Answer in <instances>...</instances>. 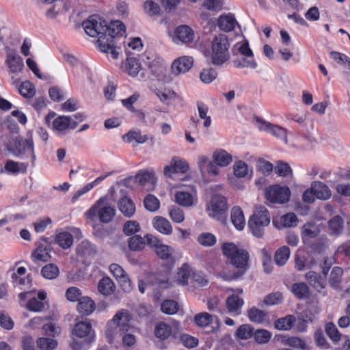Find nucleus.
Listing matches in <instances>:
<instances>
[{"label":"nucleus","mask_w":350,"mask_h":350,"mask_svg":"<svg viewBox=\"0 0 350 350\" xmlns=\"http://www.w3.org/2000/svg\"><path fill=\"white\" fill-rule=\"evenodd\" d=\"M223 254L230 260L234 269L224 273L227 280H236L243 276L250 268V254L244 249L239 248L233 243H225L221 247Z\"/></svg>","instance_id":"f257e3e1"},{"label":"nucleus","mask_w":350,"mask_h":350,"mask_svg":"<svg viewBox=\"0 0 350 350\" xmlns=\"http://www.w3.org/2000/svg\"><path fill=\"white\" fill-rule=\"evenodd\" d=\"M126 32V28L122 22L120 21H111L107 24L106 33L100 36L98 39V48L105 53H107L113 59L118 57L119 52L117 51L115 39L122 37Z\"/></svg>","instance_id":"f03ea898"},{"label":"nucleus","mask_w":350,"mask_h":350,"mask_svg":"<svg viewBox=\"0 0 350 350\" xmlns=\"http://www.w3.org/2000/svg\"><path fill=\"white\" fill-rule=\"evenodd\" d=\"M116 211L107 202L105 197L99 198L88 211L85 215L88 219L94 221L96 217L103 224L111 222L116 215Z\"/></svg>","instance_id":"7ed1b4c3"},{"label":"nucleus","mask_w":350,"mask_h":350,"mask_svg":"<svg viewBox=\"0 0 350 350\" xmlns=\"http://www.w3.org/2000/svg\"><path fill=\"white\" fill-rule=\"evenodd\" d=\"M230 44L226 35L215 36L211 43V62L215 66H220L230 58Z\"/></svg>","instance_id":"20e7f679"},{"label":"nucleus","mask_w":350,"mask_h":350,"mask_svg":"<svg viewBox=\"0 0 350 350\" xmlns=\"http://www.w3.org/2000/svg\"><path fill=\"white\" fill-rule=\"evenodd\" d=\"M270 223V217L268 211L265 206L256 207L253 215L248 221V226L252 234L260 238L265 232V228Z\"/></svg>","instance_id":"39448f33"},{"label":"nucleus","mask_w":350,"mask_h":350,"mask_svg":"<svg viewBox=\"0 0 350 350\" xmlns=\"http://www.w3.org/2000/svg\"><path fill=\"white\" fill-rule=\"evenodd\" d=\"M10 151L16 157L22 159L30 158L31 165H35L36 155L34 152L33 142L31 137L24 139L18 137L14 139V145L9 148Z\"/></svg>","instance_id":"423d86ee"},{"label":"nucleus","mask_w":350,"mask_h":350,"mask_svg":"<svg viewBox=\"0 0 350 350\" xmlns=\"http://www.w3.org/2000/svg\"><path fill=\"white\" fill-rule=\"evenodd\" d=\"M82 25L85 32L91 37H100L106 33L107 22L98 15L90 16Z\"/></svg>","instance_id":"0eeeda50"},{"label":"nucleus","mask_w":350,"mask_h":350,"mask_svg":"<svg viewBox=\"0 0 350 350\" xmlns=\"http://www.w3.org/2000/svg\"><path fill=\"white\" fill-rule=\"evenodd\" d=\"M145 65L148 66L152 75L159 81L169 83L172 79L170 75H167V70L164 64L159 60L146 56L142 59Z\"/></svg>","instance_id":"6e6552de"},{"label":"nucleus","mask_w":350,"mask_h":350,"mask_svg":"<svg viewBox=\"0 0 350 350\" xmlns=\"http://www.w3.org/2000/svg\"><path fill=\"white\" fill-rule=\"evenodd\" d=\"M147 245L153 248L157 255L164 260L172 261L174 250L170 246L165 245L157 237L152 234L146 235Z\"/></svg>","instance_id":"1a4fd4ad"},{"label":"nucleus","mask_w":350,"mask_h":350,"mask_svg":"<svg viewBox=\"0 0 350 350\" xmlns=\"http://www.w3.org/2000/svg\"><path fill=\"white\" fill-rule=\"evenodd\" d=\"M206 209L211 217L219 218L228 210L226 198L220 194L214 195L207 205Z\"/></svg>","instance_id":"9d476101"},{"label":"nucleus","mask_w":350,"mask_h":350,"mask_svg":"<svg viewBox=\"0 0 350 350\" xmlns=\"http://www.w3.org/2000/svg\"><path fill=\"white\" fill-rule=\"evenodd\" d=\"M290 190L287 187L274 185L266 191V198L271 203L284 204L290 197Z\"/></svg>","instance_id":"9b49d317"},{"label":"nucleus","mask_w":350,"mask_h":350,"mask_svg":"<svg viewBox=\"0 0 350 350\" xmlns=\"http://www.w3.org/2000/svg\"><path fill=\"white\" fill-rule=\"evenodd\" d=\"M180 329V324L178 321H173L172 325L165 322L158 323L154 328V334L157 338L161 340L167 339L172 334L176 336Z\"/></svg>","instance_id":"f8f14e48"},{"label":"nucleus","mask_w":350,"mask_h":350,"mask_svg":"<svg viewBox=\"0 0 350 350\" xmlns=\"http://www.w3.org/2000/svg\"><path fill=\"white\" fill-rule=\"evenodd\" d=\"M109 271L116 278L120 284L122 290L129 292L132 290V282L123 268L118 264L113 263L109 266Z\"/></svg>","instance_id":"ddd939ff"},{"label":"nucleus","mask_w":350,"mask_h":350,"mask_svg":"<svg viewBox=\"0 0 350 350\" xmlns=\"http://www.w3.org/2000/svg\"><path fill=\"white\" fill-rule=\"evenodd\" d=\"M256 125L260 130L271 133L276 137L283 139L285 143H287V132L285 129L260 118L256 119Z\"/></svg>","instance_id":"4468645a"},{"label":"nucleus","mask_w":350,"mask_h":350,"mask_svg":"<svg viewBox=\"0 0 350 350\" xmlns=\"http://www.w3.org/2000/svg\"><path fill=\"white\" fill-rule=\"evenodd\" d=\"M188 170L189 164L186 161L174 157L172 159L170 164L164 167L163 174L165 176L171 177L173 174H185Z\"/></svg>","instance_id":"2eb2a0df"},{"label":"nucleus","mask_w":350,"mask_h":350,"mask_svg":"<svg viewBox=\"0 0 350 350\" xmlns=\"http://www.w3.org/2000/svg\"><path fill=\"white\" fill-rule=\"evenodd\" d=\"M5 64L9 67L10 72L13 73L21 72L24 67L22 57L17 54L15 50L10 48L6 49Z\"/></svg>","instance_id":"dca6fc26"},{"label":"nucleus","mask_w":350,"mask_h":350,"mask_svg":"<svg viewBox=\"0 0 350 350\" xmlns=\"http://www.w3.org/2000/svg\"><path fill=\"white\" fill-rule=\"evenodd\" d=\"M43 243L38 244L37 247L31 253V260L37 263L38 261L47 262L51 258V248L46 239H42Z\"/></svg>","instance_id":"f3484780"},{"label":"nucleus","mask_w":350,"mask_h":350,"mask_svg":"<svg viewBox=\"0 0 350 350\" xmlns=\"http://www.w3.org/2000/svg\"><path fill=\"white\" fill-rule=\"evenodd\" d=\"M193 64V58L188 56H183L175 59L171 66L172 72L178 75L189 70Z\"/></svg>","instance_id":"a211bd4d"},{"label":"nucleus","mask_w":350,"mask_h":350,"mask_svg":"<svg viewBox=\"0 0 350 350\" xmlns=\"http://www.w3.org/2000/svg\"><path fill=\"white\" fill-rule=\"evenodd\" d=\"M131 314L127 310L122 309L117 312L110 321L113 322L114 325L122 329L123 331L128 332L131 327Z\"/></svg>","instance_id":"6ab92c4d"},{"label":"nucleus","mask_w":350,"mask_h":350,"mask_svg":"<svg viewBox=\"0 0 350 350\" xmlns=\"http://www.w3.org/2000/svg\"><path fill=\"white\" fill-rule=\"evenodd\" d=\"M78 125L77 122H71L70 117L60 116L56 118L53 122V128L57 131H64L68 129H74Z\"/></svg>","instance_id":"aec40b11"},{"label":"nucleus","mask_w":350,"mask_h":350,"mask_svg":"<svg viewBox=\"0 0 350 350\" xmlns=\"http://www.w3.org/2000/svg\"><path fill=\"white\" fill-rule=\"evenodd\" d=\"M76 252L78 256L88 258L96 254V249L95 245L89 241L84 240L77 246Z\"/></svg>","instance_id":"412c9836"},{"label":"nucleus","mask_w":350,"mask_h":350,"mask_svg":"<svg viewBox=\"0 0 350 350\" xmlns=\"http://www.w3.org/2000/svg\"><path fill=\"white\" fill-rule=\"evenodd\" d=\"M152 226L158 232L165 235H170L172 232V226L170 222L161 216H156L153 218Z\"/></svg>","instance_id":"4be33fe9"},{"label":"nucleus","mask_w":350,"mask_h":350,"mask_svg":"<svg viewBox=\"0 0 350 350\" xmlns=\"http://www.w3.org/2000/svg\"><path fill=\"white\" fill-rule=\"evenodd\" d=\"M147 284L156 286L159 288H165L169 286L167 274L160 275L157 273H150L147 276Z\"/></svg>","instance_id":"5701e85b"},{"label":"nucleus","mask_w":350,"mask_h":350,"mask_svg":"<svg viewBox=\"0 0 350 350\" xmlns=\"http://www.w3.org/2000/svg\"><path fill=\"white\" fill-rule=\"evenodd\" d=\"M311 187L316 195V198L320 200H327L331 197L332 192L327 185L320 181H314Z\"/></svg>","instance_id":"b1692460"},{"label":"nucleus","mask_w":350,"mask_h":350,"mask_svg":"<svg viewBox=\"0 0 350 350\" xmlns=\"http://www.w3.org/2000/svg\"><path fill=\"white\" fill-rule=\"evenodd\" d=\"M97 288L103 295L109 296L115 292L116 285L109 277H103L99 280Z\"/></svg>","instance_id":"393cba45"},{"label":"nucleus","mask_w":350,"mask_h":350,"mask_svg":"<svg viewBox=\"0 0 350 350\" xmlns=\"http://www.w3.org/2000/svg\"><path fill=\"white\" fill-rule=\"evenodd\" d=\"M94 301L88 297H81L77 304V310L82 315L91 314L95 310Z\"/></svg>","instance_id":"a878e982"},{"label":"nucleus","mask_w":350,"mask_h":350,"mask_svg":"<svg viewBox=\"0 0 350 350\" xmlns=\"http://www.w3.org/2000/svg\"><path fill=\"white\" fill-rule=\"evenodd\" d=\"M243 304L244 301L243 299L234 294L229 296L226 299V306L228 312L233 313L235 315L241 314V308Z\"/></svg>","instance_id":"bb28decb"},{"label":"nucleus","mask_w":350,"mask_h":350,"mask_svg":"<svg viewBox=\"0 0 350 350\" xmlns=\"http://www.w3.org/2000/svg\"><path fill=\"white\" fill-rule=\"evenodd\" d=\"M112 172H107L105 174L101 175L96 178L94 181L92 183H88L84 187H83L81 189H79L75 194L73 196L72 198V201H75L77 199H78L80 196H83V194L86 193L89 191H90L92 189H93L95 186L100 184L103 180H104L107 176L112 174Z\"/></svg>","instance_id":"cd10ccee"},{"label":"nucleus","mask_w":350,"mask_h":350,"mask_svg":"<svg viewBox=\"0 0 350 350\" xmlns=\"http://www.w3.org/2000/svg\"><path fill=\"white\" fill-rule=\"evenodd\" d=\"M112 172H107L105 174L101 175L96 178L94 181L92 183H88L84 187H83L81 189H79L75 194L73 196L72 198V201H75L77 199H78L80 196H83V194L86 193L89 191H90L92 189H93L95 186L100 184L103 180H104L107 176L112 174Z\"/></svg>","instance_id":"c85d7f7f"},{"label":"nucleus","mask_w":350,"mask_h":350,"mask_svg":"<svg viewBox=\"0 0 350 350\" xmlns=\"http://www.w3.org/2000/svg\"><path fill=\"white\" fill-rule=\"evenodd\" d=\"M120 211L126 217H132L135 212V207L133 201L126 196L122 197L118 202Z\"/></svg>","instance_id":"c756f323"},{"label":"nucleus","mask_w":350,"mask_h":350,"mask_svg":"<svg viewBox=\"0 0 350 350\" xmlns=\"http://www.w3.org/2000/svg\"><path fill=\"white\" fill-rule=\"evenodd\" d=\"M213 159L219 167H226L232 161V155L223 149L215 150Z\"/></svg>","instance_id":"7c9ffc66"},{"label":"nucleus","mask_w":350,"mask_h":350,"mask_svg":"<svg viewBox=\"0 0 350 350\" xmlns=\"http://www.w3.org/2000/svg\"><path fill=\"white\" fill-rule=\"evenodd\" d=\"M126 332L113 324V322L109 321L107 324L105 336L109 343H113L116 339L120 338Z\"/></svg>","instance_id":"2f4dec72"},{"label":"nucleus","mask_w":350,"mask_h":350,"mask_svg":"<svg viewBox=\"0 0 350 350\" xmlns=\"http://www.w3.org/2000/svg\"><path fill=\"white\" fill-rule=\"evenodd\" d=\"M304 277L308 283L317 291L320 292L325 288L323 280L318 273L310 271L306 273Z\"/></svg>","instance_id":"473e14b6"},{"label":"nucleus","mask_w":350,"mask_h":350,"mask_svg":"<svg viewBox=\"0 0 350 350\" xmlns=\"http://www.w3.org/2000/svg\"><path fill=\"white\" fill-rule=\"evenodd\" d=\"M231 221L237 230L243 229L245 221L242 210L238 207H233L231 211Z\"/></svg>","instance_id":"72a5a7b5"},{"label":"nucleus","mask_w":350,"mask_h":350,"mask_svg":"<svg viewBox=\"0 0 350 350\" xmlns=\"http://www.w3.org/2000/svg\"><path fill=\"white\" fill-rule=\"evenodd\" d=\"M296 322V318L293 315H287L284 317L280 318L275 321L274 326L279 330H289Z\"/></svg>","instance_id":"f704fd0d"},{"label":"nucleus","mask_w":350,"mask_h":350,"mask_svg":"<svg viewBox=\"0 0 350 350\" xmlns=\"http://www.w3.org/2000/svg\"><path fill=\"white\" fill-rule=\"evenodd\" d=\"M291 291L299 299H306L310 295L309 288L304 282L294 283L291 286Z\"/></svg>","instance_id":"c9c22d12"},{"label":"nucleus","mask_w":350,"mask_h":350,"mask_svg":"<svg viewBox=\"0 0 350 350\" xmlns=\"http://www.w3.org/2000/svg\"><path fill=\"white\" fill-rule=\"evenodd\" d=\"M92 332V325L89 322L87 321H81L77 323L72 329V333L74 335L79 337L83 338L91 334Z\"/></svg>","instance_id":"e433bc0d"},{"label":"nucleus","mask_w":350,"mask_h":350,"mask_svg":"<svg viewBox=\"0 0 350 350\" xmlns=\"http://www.w3.org/2000/svg\"><path fill=\"white\" fill-rule=\"evenodd\" d=\"M236 20L231 14L221 15L218 19L219 28L224 31H232L235 25Z\"/></svg>","instance_id":"4c0bfd02"},{"label":"nucleus","mask_w":350,"mask_h":350,"mask_svg":"<svg viewBox=\"0 0 350 350\" xmlns=\"http://www.w3.org/2000/svg\"><path fill=\"white\" fill-rule=\"evenodd\" d=\"M176 37L182 42H189L193 40V31L189 26L181 25L176 31Z\"/></svg>","instance_id":"58836bf2"},{"label":"nucleus","mask_w":350,"mask_h":350,"mask_svg":"<svg viewBox=\"0 0 350 350\" xmlns=\"http://www.w3.org/2000/svg\"><path fill=\"white\" fill-rule=\"evenodd\" d=\"M290 250L287 246H282L276 250L274 255V261L278 266L284 265L289 258Z\"/></svg>","instance_id":"ea45409f"},{"label":"nucleus","mask_w":350,"mask_h":350,"mask_svg":"<svg viewBox=\"0 0 350 350\" xmlns=\"http://www.w3.org/2000/svg\"><path fill=\"white\" fill-rule=\"evenodd\" d=\"M175 200L180 206L189 207L193 204V196L187 191H177L175 194Z\"/></svg>","instance_id":"a19ab883"},{"label":"nucleus","mask_w":350,"mask_h":350,"mask_svg":"<svg viewBox=\"0 0 350 350\" xmlns=\"http://www.w3.org/2000/svg\"><path fill=\"white\" fill-rule=\"evenodd\" d=\"M146 244H147L146 236L143 238L139 235H135L128 240L129 247L131 251H141Z\"/></svg>","instance_id":"79ce46f5"},{"label":"nucleus","mask_w":350,"mask_h":350,"mask_svg":"<svg viewBox=\"0 0 350 350\" xmlns=\"http://www.w3.org/2000/svg\"><path fill=\"white\" fill-rule=\"evenodd\" d=\"M55 242L63 249H68L73 243V237L69 232H62L56 235Z\"/></svg>","instance_id":"37998d69"},{"label":"nucleus","mask_w":350,"mask_h":350,"mask_svg":"<svg viewBox=\"0 0 350 350\" xmlns=\"http://www.w3.org/2000/svg\"><path fill=\"white\" fill-rule=\"evenodd\" d=\"M59 273L58 267L53 263L47 264L41 269V275L47 280H53L56 278Z\"/></svg>","instance_id":"c03bdc74"},{"label":"nucleus","mask_w":350,"mask_h":350,"mask_svg":"<svg viewBox=\"0 0 350 350\" xmlns=\"http://www.w3.org/2000/svg\"><path fill=\"white\" fill-rule=\"evenodd\" d=\"M27 163H18L12 160H8L5 165V169L10 173L16 174L25 172L28 167Z\"/></svg>","instance_id":"a18cd8bd"},{"label":"nucleus","mask_w":350,"mask_h":350,"mask_svg":"<svg viewBox=\"0 0 350 350\" xmlns=\"http://www.w3.org/2000/svg\"><path fill=\"white\" fill-rule=\"evenodd\" d=\"M125 65L126 72L132 77L137 76L141 70V65L135 57H128Z\"/></svg>","instance_id":"49530a36"},{"label":"nucleus","mask_w":350,"mask_h":350,"mask_svg":"<svg viewBox=\"0 0 350 350\" xmlns=\"http://www.w3.org/2000/svg\"><path fill=\"white\" fill-rule=\"evenodd\" d=\"M191 268L185 263L179 268L176 275V282L181 285L187 284L188 279L190 276Z\"/></svg>","instance_id":"de8ad7c7"},{"label":"nucleus","mask_w":350,"mask_h":350,"mask_svg":"<svg viewBox=\"0 0 350 350\" xmlns=\"http://www.w3.org/2000/svg\"><path fill=\"white\" fill-rule=\"evenodd\" d=\"M342 273L343 270L341 267H334L332 269L329 279V284L332 288H337L339 286Z\"/></svg>","instance_id":"09e8293b"},{"label":"nucleus","mask_w":350,"mask_h":350,"mask_svg":"<svg viewBox=\"0 0 350 350\" xmlns=\"http://www.w3.org/2000/svg\"><path fill=\"white\" fill-rule=\"evenodd\" d=\"M320 230L318 226L314 222H308L302 227L301 234L303 237L308 238H314Z\"/></svg>","instance_id":"8fccbe9b"},{"label":"nucleus","mask_w":350,"mask_h":350,"mask_svg":"<svg viewBox=\"0 0 350 350\" xmlns=\"http://www.w3.org/2000/svg\"><path fill=\"white\" fill-rule=\"evenodd\" d=\"M217 76V72L213 68H206L202 70L200 73V79L204 83H210L214 81Z\"/></svg>","instance_id":"3c124183"},{"label":"nucleus","mask_w":350,"mask_h":350,"mask_svg":"<svg viewBox=\"0 0 350 350\" xmlns=\"http://www.w3.org/2000/svg\"><path fill=\"white\" fill-rule=\"evenodd\" d=\"M198 243L204 247H212L217 241L216 237L214 234L210 232H202L198 237Z\"/></svg>","instance_id":"603ef678"},{"label":"nucleus","mask_w":350,"mask_h":350,"mask_svg":"<svg viewBox=\"0 0 350 350\" xmlns=\"http://www.w3.org/2000/svg\"><path fill=\"white\" fill-rule=\"evenodd\" d=\"M282 342L284 345L300 349L301 350H304L306 347L305 342L300 338L296 336L284 337Z\"/></svg>","instance_id":"864d4df0"},{"label":"nucleus","mask_w":350,"mask_h":350,"mask_svg":"<svg viewBox=\"0 0 350 350\" xmlns=\"http://www.w3.org/2000/svg\"><path fill=\"white\" fill-rule=\"evenodd\" d=\"M19 93L25 98H31L36 94V90L33 85L28 81L23 82L18 88Z\"/></svg>","instance_id":"5fc2aeb1"},{"label":"nucleus","mask_w":350,"mask_h":350,"mask_svg":"<svg viewBox=\"0 0 350 350\" xmlns=\"http://www.w3.org/2000/svg\"><path fill=\"white\" fill-rule=\"evenodd\" d=\"M276 163L277 165L275 167V172L278 176L283 177L292 176V170L287 163L282 161H278Z\"/></svg>","instance_id":"6e6d98bb"},{"label":"nucleus","mask_w":350,"mask_h":350,"mask_svg":"<svg viewBox=\"0 0 350 350\" xmlns=\"http://www.w3.org/2000/svg\"><path fill=\"white\" fill-rule=\"evenodd\" d=\"M154 92L157 96L163 103H167L168 100L177 97L176 93L174 91L170 90L155 89Z\"/></svg>","instance_id":"4d7b16f0"},{"label":"nucleus","mask_w":350,"mask_h":350,"mask_svg":"<svg viewBox=\"0 0 350 350\" xmlns=\"http://www.w3.org/2000/svg\"><path fill=\"white\" fill-rule=\"evenodd\" d=\"M145 208L151 212L157 211L160 206L159 200L152 194H148L144 200Z\"/></svg>","instance_id":"13d9d810"},{"label":"nucleus","mask_w":350,"mask_h":350,"mask_svg":"<svg viewBox=\"0 0 350 350\" xmlns=\"http://www.w3.org/2000/svg\"><path fill=\"white\" fill-rule=\"evenodd\" d=\"M254 334L253 328L251 325L243 324L239 326L235 334L238 338L246 340L251 338Z\"/></svg>","instance_id":"bf43d9fd"},{"label":"nucleus","mask_w":350,"mask_h":350,"mask_svg":"<svg viewBox=\"0 0 350 350\" xmlns=\"http://www.w3.org/2000/svg\"><path fill=\"white\" fill-rule=\"evenodd\" d=\"M161 309L167 314H174L178 310V304L174 300H165L161 304Z\"/></svg>","instance_id":"052dcab7"},{"label":"nucleus","mask_w":350,"mask_h":350,"mask_svg":"<svg viewBox=\"0 0 350 350\" xmlns=\"http://www.w3.org/2000/svg\"><path fill=\"white\" fill-rule=\"evenodd\" d=\"M265 317L266 313L264 311L256 308H252L248 310V317L252 322L257 323H262Z\"/></svg>","instance_id":"680f3d73"},{"label":"nucleus","mask_w":350,"mask_h":350,"mask_svg":"<svg viewBox=\"0 0 350 350\" xmlns=\"http://www.w3.org/2000/svg\"><path fill=\"white\" fill-rule=\"evenodd\" d=\"M197 107H198L199 117L201 119L204 120V123H203L204 126L205 127L210 126V125L211 124V119L210 116H207L208 107H206V105H204L202 102H198L197 103Z\"/></svg>","instance_id":"e2e57ef3"},{"label":"nucleus","mask_w":350,"mask_h":350,"mask_svg":"<svg viewBox=\"0 0 350 350\" xmlns=\"http://www.w3.org/2000/svg\"><path fill=\"white\" fill-rule=\"evenodd\" d=\"M37 345L42 350H52L57 347V342L52 338H40L37 340Z\"/></svg>","instance_id":"0e129e2a"},{"label":"nucleus","mask_w":350,"mask_h":350,"mask_svg":"<svg viewBox=\"0 0 350 350\" xmlns=\"http://www.w3.org/2000/svg\"><path fill=\"white\" fill-rule=\"evenodd\" d=\"M329 227L330 230L336 234L341 233L343 228V221L340 216H335L329 221Z\"/></svg>","instance_id":"69168bd1"},{"label":"nucleus","mask_w":350,"mask_h":350,"mask_svg":"<svg viewBox=\"0 0 350 350\" xmlns=\"http://www.w3.org/2000/svg\"><path fill=\"white\" fill-rule=\"evenodd\" d=\"M325 332L333 341L338 342L340 340L341 334L333 323L329 322L325 325Z\"/></svg>","instance_id":"338daca9"},{"label":"nucleus","mask_w":350,"mask_h":350,"mask_svg":"<svg viewBox=\"0 0 350 350\" xmlns=\"http://www.w3.org/2000/svg\"><path fill=\"white\" fill-rule=\"evenodd\" d=\"M234 174L238 178L245 177L248 172L247 165L243 161H238L233 165Z\"/></svg>","instance_id":"774afa93"}]
</instances>
